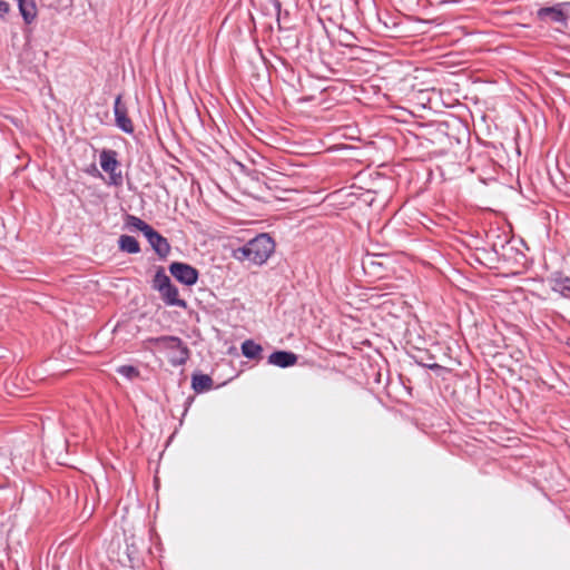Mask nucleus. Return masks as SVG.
Masks as SVG:
<instances>
[{
	"instance_id": "1",
	"label": "nucleus",
	"mask_w": 570,
	"mask_h": 570,
	"mask_svg": "<svg viewBox=\"0 0 570 570\" xmlns=\"http://www.w3.org/2000/svg\"><path fill=\"white\" fill-rule=\"evenodd\" d=\"M275 249V243L267 234H259L243 247L234 250L233 256L240 261H248L256 265L265 263Z\"/></svg>"
},
{
	"instance_id": "2",
	"label": "nucleus",
	"mask_w": 570,
	"mask_h": 570,
	"mask_svg": "<svg viewBox=\"0 0 570 570\" xmlns=\"http://www.w3.org/2000/svg\"><path fill=\"white\" fill-rule=\"evenodd\" d=\"M150 342L159 350L166 351L168 353V360L174 366L186 364L190 357V351L188 346L181 341V338L177 336H159L151 338Z\"/></svg>"
},
{
	"instance_id": "3",
	"label": "nucleus",
	"mask_w": 570,
	"mask_h": 570,
	"mask_svg": "<svg viewBox=\"0 0 570 570\" xmlns=\"http://www.w3.org/2000/svg\"><path fill=\"white\" fill-rule=\"evenodd\" d=\"M99 161L101 169L108 174L110 185H121L122 176L121 171L117 170L119 161L117 160V151L114 149H104L100 153Z\"/></svg>"
},
{
	"instance_id": "4",
	"label": "nucleus",
	"mask_w": 570,
	"mask_h": 570,
	"mask_svg": "<svg viewBox=\"0 0 570 570\" xmlns=\"http://www.w3.org/2000/svg\"><path fill=\"white\" fill-rule=\"evenodd\" d=\"M114 114L116 126L126 134H132L135 126L128 116V107L122 101L121 95H118L114 104Z\"/></svg>"
},
{
	"instance_id": "5",
	"label": "nucleus",
	"mask_w": 570,
	"mask_h": 570,
	"mask_svg": "<svg viewBox=\"0 0 570 570\" xmlns=\"http://www.w3.org/2000/svg\"><path fill=\"white\" fill-rule=\"evenodd\" d=\"M169 272L178 282L187 286L196 284L198 279V271L186 263H171L169 265Z\"/></svg>"
},
{
	"instance_id": "6",
	"label": "nucleus",
	"mask_w": 570,
	"mask_h": 570,
	"mask_svg": "<svg viewBox=\"0 0 570 570\" xmlns=\"http://www.w3.org/2000/svg\"><path fill=\"white\" fill-rule=\"evenodd\" d=\"M564 3H558L553 7L540 8L537 16L542 21H552L561 24L567 23V13L563 10Z\"/></svg>"
},
{
	"instance_id": "7",
	"label": "nucleus",
	"mask_w": 570,
	"mask_h": 570,
	"mask_svg": "<svg viewBox=\"0 0 570 570\" xmlns=\"http://www.w3.org/2000/svg\"><path fill=\"white\" fill-rule=\"evenodd\" d=\"M145 237L159 257L165 258L168 256L170 253V245L157 230L151 227V229L145 234Z\"/></svg>"
},
{
	"instance_id": "8",
	"label": "nucleus",
	"mask_w": 570,
	"mask_h": 570,
	"mask_svg": "<svg viewBox=\"0 0 570 570\" xmlns=\"http://www.w3.org/2000/svg\"><path fill=\"white\" fill-rule=\"evenodd\" d=\"M297 355L288 351H276L268 356V363L282 368L293 366L297 363Z\"/></svg>"
},
{
	"instance_id": "9",
	"label": "nucleus",
	"mask_w": 570,
	"mask_h": 570,
	"mask_svg": "<svg viewBox=\"0 0 570 570\" xmlns=\"http://www.w3.org/2000/svg\"><path fill=\"white\" fill-rule=\"evenodd\" d=\"M549 283L552 291L566 298H570V277L557 272L550 276Z\"/></svg>"
},
{
	"instance_id": "10",
	"label": "nucleus",
	"mask_w": 570,
	"mask_h": 570,
	"mask_svg": "<svg viewBox=\"0 0 570 570\" xmlns=\"http://www.w3.org/2000/svg\"><path fill=\"white\" fill-rule=\"evenodd\" d=\"M19 12L26 24H31L38 16L35 0H17Z\"/></svg>"
},
{
	"instance_id": "11",
	"label": "nucleus",
	"mask_w": 570,
	"mask_h": 570,
	"mask_svg": "<svg viewBox=\"0 0 570 570\" xmlns=\"http://www.w3.org/2000/svg\"><path fill=\"white\" fill-rule=\"evenodd\" d=\"M160 296H161L163 301L166 303V305H168V306H178L181 308L187 307L186 301L179 298L178 289L173 284H169L168 287H166L160 293Z\"/></svg>"
},
{
	"instance_id": "12",
	"label": "nucleus",
	"mask_w": 570,
	"mask_h": 570,
	"mask_svg": "<svg viewBox=\"0 0 570 570\" xmlns=\"http://www.w3.org/2000/svg\"><path fill=\"white\" fill-rule=\"evenodd\" d=\"M213 386V380L207 374H194L191 377V387L196 393L209 391Z\"/></svg>"
},
{
	"instance_id": "13",
	"label": "nucleus",
	"mask_w": 570,
	"mask_h": 570,
	"mask_svg": "<svg viewBox=\"0 0 570 570\" xmlns=\"http://www.w3.org/2000/svg\"><path fill=\"white\" fill-rule=\"evenodd\" d=\"M119 249L128 254H138L140 245L138 240L129 235H121L118 239Z\"/></svg>"
},
{
	"instance_id": "14",
	"label": "nucleus",
	"mask_w": 570,
	"mask_h": 570,
	"mask_svg": "<svg viewBox=\"0 0 570 570\" xmlns=\"http://www.w3.org/2000/svg\"><path fill=\"white\" fill-rule=\"evenodd\" d=\"M240 348L243 355L249 360L261 358L263 352L262 345L255 343L253 340H246L245 342H243Z\"/></svg>"
},
{
	"instance_id": "15",
	"label": "nucleus",
	"mask_w": 570,
	"mask_h": 570,
	"mask_svg": "<svg viewBox=\"0 0 570 570\" xmlns=\"http://www.w3.org/2000/svg\"><path fill=\"white\" fill-rule=\"evenodd\" d=\"M169 284H171L170 278L163 268H159L154 276L153 288L161 293Z\"/></svg>"
},
{
	"instance_id": "16",
	"label": "nucleus",
	"mask_w": 570,
	"mask_h": 570,
	"mask_svg": "<svg viewBox=\"0 0 570 570\" xmlns=\"http://www.w3.org/2000/svg\"><path fill=\"white\" fill-rule=\"evenodd\" d=\"M126 224L128 227L140 230L144 235L148 233L149 229H151L150 225H148L146 222L134 215L127 216Z\"/></svg>"
},
{
	"instance_id": "17",
	"label": "nucleus",
	"mask_w": 570,
	"mask_h": 570,
	"mask_svg": "<svg viewBox=\"0 0 570 570\" xmlns=\"http://www.w3.org/2000/svg\"><path fill=\"white\" fill-rule=\"evenodd\" d=\"M117 372L121 374L122 376H126L128 379H132L135 376H138L139 372L136 367L131 365H122L117 368Z\"/></svg>"
},
{
	"instance_id": "18",
	"label": "nucleus",
	"mask_w": 570,
	"mask_h": 570,
	"mask_svg": "<svg viewBox=\"0 0 570 570\" xmlns=\"http://www.w3.org/2000/svg\"><path fill=\"white\" fill-rule=\"evenodd\" d=\"M11 7L9 2L4 0H0V19H4L6 16L10 12Z\"/></svg>"
},
{
	"instance_id": "19",
	"label": "nucleus",
	"mask_w": 570,
	"mask_h": 570,
	"mask_svg": "<svg viewBox=\"0 0 570 570\" xmlns=\"http://www.w3.org/2000/svg\"><path fill=\"white\" fill-rule=\"evenodd\" d=\"M274 7H275V10L277 11V14L279 16L281 8H282L279 0H274Z\"/></svg>"
},
{
	"instance_id": "20",
	"label": "nucleus",
	"mask_w": 570,
	"mask_h": 570,
	"mask_svg": "<svg viewBox=\"0 0 570 570\" xmlns=\"http://www.w3.org/2000/svg\"><path fill=\"white\" fill-rule=\"evenodd\" d=\"M428 367L435 370V368H440L441 366L439 364H430V365H428Z\"/></svg>"
}]
</instances>
